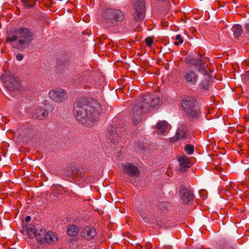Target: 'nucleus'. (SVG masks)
Returning a JSON list of instances; mask_svg holds the SVG:
<instances>
[{"label":"nucleus","instance_id":"f257e3e1","mask_svg":"<svg viewBox=\"0 0 249 249\" xmlns=\"http://www.w3.org/2000/svg\"><path fill=\"white\" fill-rule=\"evenodd\" d=\"M101 111V106L96 100L89 101L85 99H79L74 107V115L76 120L86 126L92 125L97 121Z\"/></svg>","mask_w":249,"mask_h":249},{"label":"nucleus","instance_id":"f03ea898","mask_svg":"<svg viewBox=\"0 0 249 249\" xmlns=\"http://www.w3.org/2000/svg\"><path fill=\"white\" fill-rule=\"evenodd\" d=\"M162 103L159 98L153 94L148 93L141 97L133 107L132 121L134 124H138L143 113L154 108Z\"/></svg>","mask_w":249,"mask_h":249},{"label":"nucleus","instance_id":"7ed1b4c3","mask_svg":"<svg viewBox=\"0 0 249 249\" xmlns=\"http://www.w3.org/2000/svg\"><path fill=\"white\" fill-rule=\"evenodd\" d=\"M33 37V34L30 29L20 28L8 33L6 41L13 48L20 49L28 46L32 40Z\"/></svg>","mask_w":249,"mask_h":249},{"label":"nucleus","instance_id":"20e7f679","mask_svg":"<svg viewBox=\"0 0 249 249\" xmlns=\"http://www.w3.org/2000/svg\"><path fill=\"white\" fill-rule=\"evenodd\" d=\"M181 105L186 113L190 117L198 118L200 116V107L194 97H184L181 101Z\"/></svg>","mask_w":249,"mask_h":249},{"label":"nucleus","instance_id":"39448f33","mask_svg":"<svg viewBox=\"0 0 249 249\" xmlns=\"http://www.w3.org/2000/svg\"><path fill=\"white\" fill-rule=\"evenodd\" d=\"M103 17L106 23L115 26L124 20L125 15L121 10L107 9L104 12Z\"/></svg>","mask_w":249,"mask_h":249},{"label":"nucleus","instance_id":"423d86ee","mask_svg":"<svg viewBox=\"0 0 249 249\" xmlns=\"http://www.w3.org/2000/svg\"><path fill=\"white\" fill-rule=\"evenodd\" d=\"M144 0H138L134 1L133 14L134 20L135 22L141 21L144 17Z\"/></svg>","mask_w":249,"mask_h":249},{"label":"nucleus","instance_id":"0eeeda50","mask_svg":"<svg viewBox=\"0 0 249 249\" xmlns=\"http://www.w3.org/2000/svg\"><path fill=\"white\" fill-rule=\"evenodd\" d=\"M49 97L54 101L61 103L68 98V93L62 89L51 90L49 93Z\"/></svg>","mask_w":249,"mask_h":249},{"label":"nucleus","instance_id":"6e6552de","mask_svg":"<svg viewBox=\"0 0 249 249\" xmlns=\"http://www.w3.org/2000/svg\"><path fill=\"white\" fill-rule=\"evenodd\" d=\"M186 61L188 63L196 67L199 71L202 70V72L204 73L205 75L208 76V78H213L215 77V73L213 71L208 72L205 69L203 70V62L201 58L197 59H188Z\"/></svg>","mask_w":249,"mask_h":249},{"label":"nucleus","instance_id":"1a4fd4ad","mask_svg":"<svg viewBox=\"0 0 249 249\" xmlns=\"http://www.w3.org/2000/svg\"><path fill=\"white\" fill-rule=\"evenodd\" d=\"M123 171L129 176L136 178L139 175V171L137 167L130 163H122Z\"/></svg>","mask_w":249,"mask_h":249},{"label":"nucleus","instance_id":"9d476101","mask_svg":"<svg viewBox=\"0 0 249 249\" xmlns=\"http://www.w3.org/2000/svg\"><path fill=\"white\" fill-rule=\"evenodd\" d=\"M4 86L10 91L18 90L20 89L19 79H3Z\"/></svg>","mask_w":249,"mask_h":249},{"label":"nucleus","instance_id":"9b49d317","mask_svg":"<svg viewBox=\"0 0 249 249\" xmlns=\"http://www.w3.org/2000/svg\"><path fill=\"white\" fill-rule=\"evenodd\" d=\"M96 235V230L92 226H87L81 232V237L89 241L93 239Z\"/></svg>","mask_w":249,"mask_h":249},{"label":"nucleus","instance_id":"f8f14e48","mask_svg":"<svg viewBox=\"0 0 249 249\" xmlns=\"http://www.w3.org/2000/svg\"><path fill=\"white\" fill-rule=\"evenodd\" d=\"M138 213L143 219H147L152 214V209L149 205L142 204L138 208Z\"/></svg>","mask_w":249,"mask_h":249},{"label":"nucleus","instance_id":"ddd939ff","mask_svg":"<svg viewBox=\"0 0 249 249\" xmlns=\"http://www.w3.org/2000/svg\"><path fill=\"white\" fill-rule=\"evenodd\" d=\"M179 196L184 204L189 203L194 199L192 192L189 189L185 188L180 190Z\"/></svg>","mask_w":249,"mask_h":249},{"label":"nucleus","instance_id":"4468645a","mask_svg":"<svg viewBox=\"0 0 249 249\" xmlns=\"http://www.w3.org/2000/svg\"><path fill=\"white\" fill-rule=\"evenodd\" d=\"M170 126L165 121H160L156 125V131L159 135H164L169 130Z\"/></svg>","mask_w":249,"mask_h":249},{"label":"nucleus","instance_id":"2eb2a0df","mask_svg":"<svg viewBox=\"0 0 249 249\" xmlns=\"http://www.w3.org/2000/svg\"><path fill=\"white\" fill-rule=\"evenodd\" d=\"M188 132L187 126L185 124H181L177 129L176 135V139H185L188 136Z\"/></svg>","mask_w":249,"mask_h":249},{"label":"nucleus","instance_id":"dca6fc26","mask_svg":"<svg viewBox=\"0 0 249 249\" xmlns=\"http://www.w3.org/2000/svg\"><path fill=\"white\" fill-rule=\"evenodd\" d=\"M38 240L41 242H42L43 240L44 242L45 243L52 244L57 241V237L55 233L51 231H49L44 235V239L41 237V238H39Z\"/></svg>","mask_w":249,"mask_h":249},{"label":"nucleus","instance_id":"f3484780","mask_svg":"<svg viewBox=\"0 0 249 249\" xmlns=\"http://www.w3.org/2000/svg\"><path fill=\"white\" fill-rule=\"evenodd\" d=\"M26 232L29 237L33 238L36 237L37 239L40 237L41 234L36 231L34 225L29 224L26 226Z\"/></svg>","mask_w":249,"mask_h":249},{"label":"nucleus","instance_id":"a211bd4d","mask_svg":"<svg viewBox=\"0 0 249 249\" xmlns=\"http://www.w3.org/2000/svg\"><path fill=\"white\" fill-rule=\"evenodd\" d=\"M48 115V110L43 107H39L36 109L33 116L35 118L43 119Z\"/></svg>","mask_w":249,"mask_h":249},{"label":"nucleus","instance_id":"6ab92c4d","mask_svg":"<svg viewBox=\"0 0 249 249\" xmlns=\"http://www.w3.org/2000/svg\"><path fill=\"white\" fill-rule=\"evenodd\" d=\"M107 137L113 143L117 142L120 139V137L116 132L115 128L112 126L108 128Z\"/></svg>","mask_w":249,"mask_h":249},{"label":"nucleus","instance_id":"aec40b11","mask_svg":"<svg viewBox=\"0 0 249 249\" xmlns=\"http://www.w3.org/2000/svg\"><path fill=\"white\" fill-rule=\"evenodd\" d=\"M178 161L180 165L179 169L181 171H184L186 168L190 166L189 159L186 156L180 157L178 159Z\"/></svg>","mask_w":249,"mask_h":249},{"label":"nucleus","instance_id":"412c9836","mask_svg":"<svg viewBox=\"0 0 249 249\" xmlns=\"http://www.w3.org/2000/svg\"><path fill=\"white\" fill-rule=\"evenodd\" d=\"M78 228L74 225H69L67 227V233L69 236H75L78 234Z\"/></svg>","mask_w":249,"mask_h":249},{"label":"nucleus","instance_id":"4be33fe9","mask_svg":"<svg viewBox=\"0 0 249 249\" xmlns=\"http://www.w3.org/2000/svg\"><path fill=\"white\" fill-rule=\"evenodd\" d=\"M231 30L235 38L239 37L242 33V27L239 24H236L232 26Z\"/></svg>","mask_w":249,"mask_h":249},{"label":"nucleus","instance_id":"5701e85b","mask_svg":"<svg viewBox=\"0 0 249 249\" xmlns=\"http://www.w3.org/2000/svg\"><path fill=\"white\" fill-rule=\"evenodd\" d=\"M21 2L26 8H31L36 4L35 0H21Z\"/></svg>","mask_w":249,"mask_h":249},{"label":"nucleus","instance_id":"b1692460","mask_svg":"<svg viewBox=\"0 0 249 249\" xmlns=\"http://www.w3.org/2000/svg\"><path fill=\"white\" fill-rule=\"evenodd\" d=\"M184 150L189 155H191L194 152V146L190 144H187L184 147Z\"/></svg>","mask_w":249,"mask_h":249},{"label":"nucleus","instance_id":"393cba45","mask_svg":"<svg viewBox=\"0 0 249 249\" xmlns=\"http://www.w3.org/2000/svg\"><path fill=\"white\" fill-rule=\"evenodd\" d=\"M197 76L195 71L192 70H188L185 76V78H196Z\"/></svg>","mask_w":249,"mask_h":249},{"label":"nucleus","instance_id":"a878e982","mask_svg":"<svg viewBox=\"0 0 249 249\" xmlns=\"http://www.w3.org/2000/svg\"><path fill=\"white\" fill-rule=\"evenodd\" d=\"M153 43V39L151 37H147L145 39V43L148 47H151Z\"/></svg>","mask_w":249,"mask_h":249},{"label":"nucleus","instance_id":"bb28decb","mask_svg":"<svg viewBox=\"0 0 249 249\" xmlns=\"http://www.w3.org/2000/svg\"><path fill=\"white\" fill-rule=\"evenodd\" d=\"M208 84L207 82H203L200 85V87L202 89H206L208 87Z\"/></svg>","mask_w":249,"mask_h":249},{"label":"nucleus","instance_id":"cd10ccee","mask_svg":"<svg viewBox=\"0 0 249 249\" xmlns=\"http://www.w3.org/2000/svg\"><path fill=\"white\" fill-rule=\"evenodd\" d=\"M176 39L179 41L180 44L183 42V39L180 35H177L176 36Z\"/></svg>","mask_w":249,"mask_h":249},{"label":"nucleus","instance_id":"c85d7f7f","mask_svg":"<svg viewBox=\"0 0 249 249\" xmlns=\"http://www.w3.org/2000/svg\"><path fill=\"white\" fill-rule=\"evenodd\" d=\"M23 55L21 53H18L16 56V59L18 61H21L23 59Z\"/></svg>","mask_w":249,"mask_h":249},{"label":"nucleus","instance_id":"c756f323","mask_svg":"<svg viewBox=\"0 0 249 249\" xmlns=\"http://www.w3.org/2000/svg\"><path fill=\"white\" fill-rule=\"evenodd\" d=\"M186 81L187 82H192L193 83H195L196 82V79H186Z\"/></svg>","mask_w":249,"mask_h":249},{"label":"nucleus","instance_id":"7c9ffc66","mask_svg":"<svg viewBox=\"0 0 249 249\" xmlns=\"http://www.w3.org/2000/svg\"><path fill=\"white\" fill-rule=\"evenodd\" d=\"M31 218L30 216H27L25 217V220L26 222H28L31 220Z\"/></svg>","mask_w":249,"mask_h":249},{"label":"nucleus","instance_id":"2f4dec72","mask_svg":"<svg viewBox=\"0 0 249 249\" xmlns=\"http://www.w3.org/2000/svg\"><path fill=\"white\" fill-rule=\"evenodd\" d=\"M245 28L248 32H249V22L245 24Z\"/></svg>","mask_w":249,"mask_h":249},{"label":"nucleus","instance_id":"473e14b6","mask_svg":"<svg viewBox=\"0 0 249 249\" xmlns=\"http://www.w3.org/2000/svg\"><path fill=\"white\" fill-rule=\"evenodd\" d=\"M179 44H180V43H179V41H178H178H175V42H174V44L175 45H176V46H178V45H179Z\"/></svg>","mask_w":249,"mask_h":249},{"label":"nucleus","instance_id":"72a5a7b5","mask_svg":"<svg viewBox=\"0 0 249 249\" xmlns=\"http://www.w3.org/2000/svg\"><path fill=\"white\" fill-rule=\"evenodd\" d=\"M246 76H247L248 78H249V71H247Z\"/></svg>","mask_w":249,"mask_h":249},{"label":"nucleus","instance_id":"f704fd0d","mask_svg":"<svg viewBox=\"0 0 249 249\" xmlns=\"http://www.w3.org/2000/svg\"><path fill=\"white\" fill-rule=\"evenodd\" d=\"M70 176H71L72 177H75V178H76V177H76V176L73 174V172H72V173H71L70 175Z\"/></svg>","mask_w":249,"mask_h":249},{"label":"nucleus","instance_id":"c9c22d12","mask_svg":"<svg viewBox=\"0 0 249 249\" xmlns=\"http://www.w3.org/2000/svg\"><path fill=\"white\" fill-rule=\"evenodd\" d=\"M120 80V82H122V81H123V79H119Z\"/></svg>","mask_w":249,"mask_h":249}]
</instances>
